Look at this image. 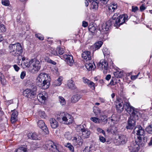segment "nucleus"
<instances>
[{"instance_id": "1", "label": "nucleus", "mask_w": 152, "mask_h": 152, "mask_svg": "<svg viewBox=\"0 0 152 152\" xmlns=\"http://www.w3.org/2000/svg\"><path fill=\"white\" fill-rule=\"evenodd\" d=\"M36 80L37 84L39 87L45 89L49 87L50 84L51 79L48 74L42 73L39 75Z\"/></svg>"}, {"instance_id": "2", "label": "nucleus", "mask_w": 152, "mask_h": 152, "mask_svg": "<svg viewBox=\"0 0 152 152\" xmlns=\"http://www.w3.org/2000/svg\"><path fill=\"white\" fill-rule=\"evenodd\" d=\"M8 48L10 53L14 56H18L19 60V56L22 54L23 52V48L21 44L19 43L10 44Z\"/></svg>"}, {"instance_id": "3", "label": "nucleus", "mask_w": 152, "mask_h": 152, "mask_svg": "<svg viewBox=\"0 0 152 152\" xmlns=\"http://www.w3.org/2000/svg\"><path fill=\"white\" fill-rule=\"evenodd\" d=\"M57 119L60 123L67 125L72 124L73 121L71 115L65 112L60 113L57 115Z\"/></svg>"}, {"instance_id": "4", "label": "nucleus", "mask_w": 152, "mask_h": 152, "mask_svg": "<svg viewBox=\"0 0 152 152\" xmlns=\"http://www.w3.org/2000/svg\"><path fill=\"white\" fill-rule=\"evenodd\" d=\"M144 145V143L142 142V137H138L136 142L132 143L128 148L130 152H138L140 149V145L143 146Z\"/></svg>"}, {"instance_id": "5", "label": "nucleus", "mask_w": 152, "mask_h": 152, "mask_svg": "<svg viewBox=\"0 0 152 152\" xmlns=\"http://www.w3.org/2000/svg\"><path fill=\"white\" fill-rule=\"evenodd\" d=\"M31 88L32 89L26 88L23 91V95L25 97L30 99L34 98L37 94V87L33 86Z\"/></svg>"}, {"instance_id": "6", "label": "nucleus", "mask_w": 152, "mask_h": 152, "mask_svg": "<svg viewBox=\"0 0 152 152\" xmlns=\"http://www.w3.org/2000/svg\"><path fill=\"white\" fill-rule=\"evenodd\" d=\"M45 146L47 149L54 152H59L60 148L61 147V146L59 144L51 141L47 142Z\"/></svg>"}, {"instance_id": "7", "label": "nucleus", "mask_w": 152, "mask_h": 152, "mask_svg": "<svg viewBox=\"0 0 152 152\" xmlns=\"http://www.w3.org/2000/svg\"><path fill=\"white\" fill-rule=\"evenodd\" d=\"M128 20V16L126 15H120L117 17L116 20H114L113 21L115 22L114 26L118 28Z\"/></svg>"}, {"instance_id": "8", "label": "nucleus", "mask_w": 152, "mask_h": 152, "mask_svg": "<svg viewBox=\"0 0 152 152\" xmlns=\"http://www.w3.org/2000/svg\"><path fill=\"white\" fill-rule=\"evenodd\" d=\"M78 129L80 130L82 132V136L83 138H89L91 134L90 130L86 128L83 125H80L77 127Z\"/></svg>"}, {"instance_id": "9", "label": "nucleus", "mask_w": 152, "mask_h": 152, "mask_svg": "<svg viewBox=\"0 0 152 152\" xmlns=\"http://www.w3.org/2000/svg\"><path fill=\"white\" fill-rule=\"evenodd\" d=\"M32 68L31 70V72L34 73L38 71L40 68V64L39 61L36 59H33L32 62Z\"/></svg>"}, {"instance_id": "10", "label": "nucleus", "mask_w": 152, "mask_h": 152, "mask_svg": "<svg viewBox=\"0 0 152 152\" xmlns=\"http://www.w3.org/2000/svg\"><path fill=\"white\" fill-rule=\"evenodd\" d=\"M136 124V120L133 119V117H130L128 121L126 128L128 129L131 130L134 128Z\"/></svg>"}, {"instance_id": "11", "label": "nucleus", "mask_w": 152, "mask_h": 152, "mask_svg": "<svg viewBox=\"0 0 152 152\" xmlns=\"http://www.w3.org/2000/svg\"><path fill=\"white\" fill-rule=\"evenodd\" d=\"M98 67L99 68L103 70L104 72H105V71L107 70L108 68V63L105 60H102L99 63Z\"/></svg>"}, {"instance_id": "12", "label": "nucleus", "mask_w": 152, "mask_h": 152, "mask_svg": "<svg viewBox=\"0 0 152 152\" xmlns=\"http://www.w3.org/2000/svg\"><path fill=\"white\" fill-rule=\"evenodd\" d=\"M61 57H63V58L65 59V61L68 65L70 66L73 65L74 62L73 57L72 56L65 54Z\"/></svg>"}, {"instance_id": "13", "label": "nucleus", "mask_w": 152, "mask_h": 152, "mask_svg": "<svg viewBox=\"0 0 152 152\" xmlns=\"http://www.w3.org/2000/svg\"><path fill=\"white\" fill-rule=\"evenodd\" d=\"M113 24L111 20H108L102 26L101 29L104 31H107L111 28L112 25Z\"/></svg>"}, {"instance_id": "14", "label": "nucleus", "mask_w": 152, "mask_h": 152, "mask_svg": "<svg viewBox=\"0 0 152 152\" xmlns=\"http://www.w3.org/2000/svg\"><path fill=\"white\" fill-rule=\"evenodd\" d=\"M37 125L38 126L45 132V134H47L49 133L48 129L43 120L39 121L37 122Z\"/></svg>"}, {"instance_id": "15", "label": "nucleus", "mask_w": 152, "mask_h": 152, "mask_svg": "<svg viewBox=\"0 0 152 152\" xmlns=\"http://www.w3.org/2000/svg\"><path fill=\"white\" fill-rule=\"evenodd\" d=\"M125 108V104L123 102L118 101L116 104V109L118 113H120L123 111Z\"/></svg>"}, {"instance_id": "16", "label": "nucleus", "mask_w": 152, "mask_h": 152, "mask_svg": "<svg viewBox=\"0 0 152 152\" xmlns=\"http://www.w3.org/2000/svg\"><path fill=\"white\" fill-rule=\"evenodd\" d=\"M134 132H136V134L137 135L141 136H143L144 134V130L142 127L140 125H137L134 128Z\"/></svg>"}, {"instance_id": "17", "label": "nucleus", "mask_w": 152, "mask_h": 152, "mask_svg": "<svg viewBox=\"0 0 152 152\" xmlns=\"http://www.w3.org/2000/svg\"><path fill=\"white\" fill-rule=\"evenodd\" d=\"M117 140L119 144L123 145L126 142L127 139L126 135L121 134L118 135Z\"/></svg>"}, {"instance_id": "18", "label": "nucleus", "mask_w": 152, "mask_h": 152, "mask_svg": "<svg viewBox=\"0 0 152 152\" xmlns=\"http://www.w3.org/2000/svg\"><path fill=\"white\" fill-rule=\"evenodd\" d=\"M119 117L115 114H113L111 117L108 118V121L112 122L114 124H117L119 121Z\"/></svg>"}, {"instance_id": "19", "label": "nucleus", "mask_w": 152, "mask_h": 152, "mask_svg": "<svg viewBox=\"0 0 152 152\" xmlns=\"http://www.w3.org/2000/svg\"><path fill=\"white\" fill-rule=\"evenodd\" d=\"M82 56L86 61L90 60L91 58L90 52L88 51L84 52L82 54Z\"/></svg>"}, {"instance_id": "20", "label": "nucleus", "mask_w": 152, "mask_h": 152, "mask_svg": "<svg viewBox=\"0 0 152 152\" xmlns=\"http://www.w3.org/2000/svg\"><path fill=\"white\" fill-rule=\"evenodd\" d=\"M37 98L39 102L44 103L46 100V93L45 92L39 93L38 95Z\"/></svg>"}, {"instance_id": "21", "label": "nucleus", "mask_w": 152, "mask_h": 152, "mask_svg": "<svg viewBox=\"0 0 152 152\" xmlns=\"http://www.w3.org/2000/svg\"><path fill=\"white\" fill-rule=\"evenodd\" d=\"M13 112L11 116V121L12 123H14L18 120V112L15 110H12Z\"/></svg>"}, {"instance_id": "22", "label": "nucleus", "mask_w": 152, "mask_h": 152, "mask_svg": "<svg viewBox=\"0 0 152 152\" xmlns=\"http://www.w3.org/2000/svg\"><path fill=\"white\" fill-rule=\"evenodd\" d=\"M125 109L130 114L134 111L133 107L130 105L129 103L128 102L125 103Z\"/></svg>"}, {"instance_id": "23", "label": "nucleus", "mask_w": 152, "mask_h": 152, "mask_svg": "<svg viewBox=\"0 0 152 152\" xmlns=\"http://www.w3.org/2000/svg\"><path fill=\"white\" fill-rule=\"evenodd\" d=\"M73 141H75L77 144L79 145H81L83 143V140L80 136L77 135L73 138Z\"/></svg>"}, {"instance_id": "24", "label": "nucleus", "mask_w": 152, "mask_h": 152, "mask_svg": "<svg viewBox=\"0 0 152 152\" xmlns=\"http://www.w3.org/2000/svg\"><path fill=\"white\" fill-rule=\"evenodd\" d=\"M99 124L102 125L105 124L108 121V119L106 118V116L104 115H101L99 118Z\"/></svg>"}, {"instance_id": "25", "label": "nucleus", "mask_w": 152, "mask_h": 152, "mask_svg": "<svg viewBox=\"0 0 152 152\" xmlns=\"http://www.w3.org/2000/svg\"><path fill=\"white\" fill-rule=\"evenodd\" d=\"M50 123L51 127L53 129H56L58 126V123L54 118H52L50 119Z\"/></svg>"}, {"instance_id": "26", "label": "nucleus", "mask_w": 152, "mask_h": 152, "mask_svg": "<svg viewBox=\"0 0 152 152\" xmlns=\"http://www.w3.org/2000/svg\"><path fill=\"white\" fill-rule=\"evenodd\" d=\"M67 86L69 89L74 90L77 88L75 83L72 80H69L68 81Z\"/></svg>"}, {"instance_id": "27", "label": "nucleus", "mask_w": 152, "mask_h": 152, "mask_svg": "<svg viewBox=\"0 0 152 152\" xmlns=\"http://www.w3.org/2000/svg\"><path fill=\"white\" fill-rule=\"evenodd\" d=\"M85 66L86 69L88 71L94 70L95 68V65L93 62L92 63H86Z\"/></svg>"}, {"instance_id": "28", "label": "nucleus", "mask_w": 152, "mask_h": 152, "mask_svg": "<svg viewBox=\"0 0 152 152\" xmlns=\"http://www.w3.org/2000/svg\"><path fill=\"white\" fill-rule=\"evenodd\" d=\"M81 97V96L78 94L73 95L72 97L71 102L72 103H75L77 102Z\"/></svg>"}, {"instance_id": "29", "label": "nucleus", "mask_w": 152, "mask_h": 152, "mask_svg": "<svg viewBox=\"0 0 152 152\" xmlns=\"http://www.w3.org/2000/svg\"><path fill=\"white\" fill-rule=\"evenodd\" d=\"M103 43V42L101 41L96 42L94 45L93 50L95 51L99 49L102 45Z\"/></svg>"}, {"instance_id": "30", "label": "nucleus", "mask_w": 152, "mask_h": 152, "mask_svg": "<svg viewBox=\"0 0 152 152\" xmlns=\"http://www.w3.org/2000/svg\"><path fill=\"white\" fill-rule=\"evenodd\" d=\"M117 7V4L113 3L110 4L108 7V10L111 12H114V10L116 9Z\"/></svg>"}, {"instance_id": "31", "label": "nucleus", "mask_w": 152, "mask_h": 152, "mask_svg": "<svg viewBox=\"0 0 152 152\" xmlns=\"http://www.w3.org/2000/svg\"><path fill=\"white\" fill-rule=\"evenodd\" d=\"M28 138L32 140H38V136L35 132L29 133L28 134Z\"/></svg>"}, {"instance_id": "32", "label": "nucleus", "mask_w": 152, "mask_h": 152, "mask_svg": "<svg viewBox=\"0 0 152 152\" xmlns=\"http://www.w3.org/2000/svg\"><path fill=\"white\" fill-rule=\"evenodd\" d=\"M117 129L116 126H112L110 128L107 129V131L108 133L111 132L112 134H114L117 132Z\"/></svg>"}, {"instance_id": "33", "label": "nucleus", "mask_w": 152, "mask_h": 152, "mask_svg": "<svg viewBox=\"0 0 152 152\" xmlns=\"http://www.w3.org/2000/svg\"><path fill=\"white\" fill-rule=\"evenodd\" d=\"M62 78L60 77L58 79L55 80L53 83V85L54 86H60L61 84V81L62 80Z\"/></svg>"}, {"instance_id": "34", "label": "nucleus", "mask_w": 152, "mask_h": 152, "mask_svg": "<svg viewBox=\"0 0 152 152\" xmlns=\"http://www.w3.org/2000/svg\"><path fill=\"white\" fill-rule=\"evenodd\" d=\"M139 113L136 111L134 110L131 114L130 117H133V119L135 120L138 119Z\"/></svg>"}, {"instance_id": "35", "label": "nucleus", "mask_w": 152, "mask_h": 152, "mask_svg": "<svg viewBox=\"0 0 152 152\" xmlns=\"http://www.w3.org/2000/svg\"><path fill=\"white\" fill-rule=\"evenodd\" d=\"M27 149L25 147H20L16 150L14 152H26L27 151Z\"/></svg>"}, {"instance_id": "36", "label": "nucleus", "mask_w": 152, "mask_h": 152, "mask_svg": "<svg viewBox=\"0 0 152 152\" xmlns=\"http://www.w3.org/2000/svg\"><path fill=\"white\" fill-rule=\"evenodd\" d=\"M98 3L95 1H92L91 7L93 9L96 10L98 8Z\"/></svg>"}, {"instance_id": "37", "label": "nucleus", "mask_w": 152, "mask_h": 152, "mask_svg": "<svg viewBox=\"0 0 152 152\" xmlns=\"http://www.w3.org/2000/svg\"><path fill=\"white\" fill-rule=\"evenodd\" d=\"M64 136L65 138L68 140H70L72 138L71 134L69 132H65Z\"/></svg>"}, {"instance_id": "38", "label": "nucleus", "mask_w": 152, "mask_h": 152, "mask_svg": "<svg viewBox=\"0 0 152 152\" xmlns=\"http://www.w3.org/2000/svg\"><path fill=\"white\" fill-rule=\"evenodd\" d=\"M146 132L149 134H152V125H149L146 128Z\"/></svg>"}, {"instance_id": "39", "label": "nucleus", "mask_w": 152, "mask_h": 152, "mask_svg": "<svg viewBox=\"0 0 152 152\" xmlns=\"http://www.w3.org/2000/svg\"><path fill=\"white\" fill-rule=\"evenodd\" d=\"M59 101L62 105H64L66 104V101L64 99L62 96H59L58 97Z\"/></svg>"}, {"instance_id": "40", "label": "nucleus", "mask_w": 152, "mask_h": 152, "mask_svg": "<svg viewBox=\"0 0 152 152\" xmlns=\"http://www.w3.org/2000/svg\"><path fill=\"white\" fill-rule=\"evenodd\" d=\"M38 115L42 118H45L47 117L45 112L42 111H40L38 112Z\"/></svg>"}, {"instance_id": "41", "label": "nucleus", "mask_w": 152, "mask_h": 152, "mask_svg": "<svg viewBox=\"0 0 152 152\" xmlns=\"http://www.w3.org/2000/svg\"><path fill=\"white\" fill-rule=\"evenodd\" d=\"M46 61L48 63L54 65H55L56 64V63L54 61L51 60L50 58L48 57H46L45 58Z\"/></svg>"}, {"instance_id": "42", "label": "nucleus", "mask_w": 152, "mask_h": 152, "mask_svg": "<svg viewBox=\"0 0 152 152\" xmlns=\"http://www.w3.org/2000/svg\"><path fill=\"white\" fill-rule=\"evenodd\" d=\"M6 30L5 26L3 24H0V32L3 33Z\"/></svg>"}, {"instance_id": "43", "label": "nucleus", "mask_w": 152, "mask_h": 152, "mask_svg": "<svg viewBox=\"0 0 152 152\" xmlns=\"http://www.w3.org/2000/svg\"><path fill=\"white\" fill-rule=\"evenodd\" d=\"M67 147L69 150L72 152L74 151V148L70 143H68L66 146Z\"/></svg>"}, {"instance_id": "44", "label": "nucleus", "mask_w": 152, "mask_h": 152, "mask_svg": "<svg viewBox=\"0 0 152 152\" xmlns=\"http://www.w3.org/2000/svg\"><path fill=\"white\" fill-rule=\"evenodd\" d=\"M2 4L5 6H8L10 4V1L9 0H1Z\"/></svg>"}, {"instance_id": "45", "label": "nucleus", "mask_w": 152, "mask_h": 152, "mask_svg": "<svg viewBox=\"0 0 152 152\" xmlns=\"http://www.w3.org/2000/svg\"><path fill=\"white\" fill-rule=\"evenodd\" d=\"M119 14V13H115L113 16L112 18L110 20H111V21L113 23V25H114L115 22H114L113 21L114 20H116V18H117V17L118 16Z\"/></svg>"}, {"instance_id": "46", "label": "nucleus", "mask_w": 152, "mask_h": 152, "mask_svg": "<svg viewBox=\"0 0 152 152\" xmlns=\"http://www.w3.org/2000/svg\"><path fill=\"white\" fill-rule=\"evenodd\" d=\"M92 147L91 145H90L89 146H87L85 147L84 149L83 152H91V149Z\"/></svg>"}, {"instance_id": "47", "label": "nucleus", "mask_w": 152, "mask_h": 152, "mask_svg": "<svg viewBox=\"0 0 152 152\" xmlns=\"http://www.w3.org/2000/svg\"><path fill=\"white\" fill-rule=\"evenodd\" d=\"M90 119L91 121L96 123L99 124V118L96 117H92Z\"/></svg>"}, {"instance_id": "48", "label": "nucleus", "mask_w": 152, "mask_h": 152, "mask_svg": "<svg viewBox=\"0 0 152 152\" xmlns=\"http://www.w3.org/2000/svg\"><path fill=\"white\" fill-rule=\"evenodd\" d=\"M35 36L39 40H43L44 39V37L43 36L40 34H35Z\"/></svg>"}, {"instance_id": "49", "label": "nucleus", "mask_w": 152, "mask_h": 152, "mask_svg": "<svg viewBox=\"0 0 152 152\" xmlns=\"http://www.w3.org/2000/svg\"><path fill=\"white\" fill-rule=\"evenodd\" d=\"M58 53L59 55H62L64 53V51L63 48H58Z\"/></svg>"}, {"instance_id": "50", "label": "nucleus", "mask_w": 152, "mask_h": 152, "mask_svg": "<svg viewBox=\"0 0 152 152\" xmlns=\"http://www.w3.org/2000/svg\"><path fill=\"white\" fill-rule=\"evenodd\" d=\"M96 109H94V112L95 115H98L100 112V110L97 107H96Z\"/></svg>"}, {"instance_id": "51", "label": "nucleus", "mask_w": 152, "mask_h": 152, "mask_svg": "<svg viewBox=\"0 0 152 152\" xmlns=\"http://www.w3.org/2000/svg\"><path fill=\"white\" fill-rule=\"evenodd\" d=\"M83 82L84 83H86L87 85H88L89 83L91 81L90 80H88V79L86 78L85 77H83Z\"/></svg>"}, {"instance_id": "52", "label": "nucleus", "mask_w": 152, "mask_h": 152, "mask_svg": "<svg viewBox=\"0 0 152 152\" xmlns=\"http://www.w3.org/2000/svg\"><path fill=\"white\" fill-rule=\"evenodd\" d=\"M88 85L90 87L93 89L95 88L94 83L93 82L91 81Z\"/></svg>"}, {"instance_id": "53", "label": "nucleus", "mask_w": 152, "mask_h": 152, "mask_svg": "<svg viewBox=\"0 0 152 152\" xmlns=\"http://www.w3.org/2000/svg\"><path fill=\"white\" fill-rule=\"evenodd\" d=\"M99 139L100 140V141L102 142H106L105 139L103 136H99Z\"/></svg>"}, {"instance_id": "54", "label": "nucleus", "mask_w": 152, "mask_h": 152, "mask_svg": "<svg viewBox=\"0 0 152 152\" xmlns=\"http://www.w3.org/2000/svg\"><path fill=\"white\" fill-rule=\"evenodd\" d=\"M26 72L25 71L22 72L20 76V78L21 79H23L26 76Z\"/></svg>"}, {"instance_id": "55", "label": "nucleus", "mask_w": 152, "mask_h": 152, "mask_svg": "<svg viewBox=\"0 0 152 152\" xmlns=\"http://www.w3.org/2000/svg\"><path fill=\"white\" fill-rule=\"evenodd\" d=\"M138 10L137 7H134V6L132 7V11L133 12H135Z\"/></svg>"}, {"instance_id": "56", "label": "nucleus", "mask_w": 152, "mask_h": 152, "mask_svg": "<svg viewBox=\"0 0 152 152\" xmlns=\"http://www.w3.org/2000/svg\"><path fill=\"white\" fill-rule=\"evenodd\" d=\"M89 29L90 31H91L92 33H94L96 30L94 26H92V27L90 28Z\"/></svg>"}, {"instance_id": "57", "label": "nucleus", "mask_w": 152, "mask_h": 152, "mask_svg": "<svg viewBox=\"0 0 152 152\" xmlns=\"http://www.w3.org/2000/svg\"><path fill=\"white\" fill-rule=\"evenodd\" d=\"M23 64H24L26 67H28L29 66H30V63L28 62H24Z\"/></svg>"}, {"instance_id": "58", "label": "nucleus", "mask_w": 152, "mask_h": 152, "mask_svg": "<svg viewBox=\"0 0 152 152\" xmlns=\"http://www.w3.org/2000/svg\"><path fill=\"white\" fill-rule=\"evenodd\" d=\"M88 25V24L87 22L85 21H83L82 23V26L84 27H86Z\"/></svg>"}, {"instance_id": "59", "label": "nucleus", "mask_w": 152, "mask_h": 152, "mask_svg": "<svg viewBox=\"0 0 152 152\" xmlns=\"http://www.w3.org/2000/svg\"><path fill=\"white\" fill-rule=\"evenodd\" d=\"M13 67L15 70L16 71H18L20 69L19 67L15 64L13 65Z\"/></svg>"}, {"instance_id": "60", "label": "nucleus", "mask_w": 152, "mask_h": 152, "mask_svg": "<svg viewBox=\"0 0 152 152\" xmlns=\"http://www.w3.org/2000/svg\"><path fill=\"white\" fill-rule=\"evenodd\" d=\"M145 9V5L144 4H142L140 7V10L141 11H142L144 10Z\"/></svg>"}, {"instance_id": "61", "label": "nucleus", "mask_w": 152, "mask_h": 152, "mask_svg": "<svg viewBox=\"0 0 152 152\" xmlns=\"http://www.w3.org/2000/svg\"><path fill=\"white\" fill-rule=\"evenodd\" d=\"M139 74V73L137 75L131 76V79L132 80H134L137 77L138 74Z\"/></svg>"}, {"instance_id": "62", "label": "nucleus", "mask_w": 152, "mask_h": 152, "mask_svg": "<svg viewBox=\"0 0 152 152\" xmlns=\"http://www.w3.org/2000/svg\"><path fill=\"white\" fill-rule=\"evenodd\" d=\"M139 137H140V136H139ZM140 137H142V139L143 138V140H144V142H147V141L148 140V137H147L145 136V137H143V136H142V137L140 136Z\"/></svg>"}, {"instance_id": "63", "label": "nucleus", "mask_w": 152, "mask_h": 152, "mask_svg": "<svg viewBox=\"0 0 152 152\" xmlns=\"http://www.w3.org/2000/svg\"><path fill=\"white\" fill-rule=\"evenodd\" d=\"M111 75H108L105 77V79L107 80H109L111 78Z\"/></svg>"}, {"instance_id": "64", "label": "nucleus", "mask_w": 152, "mask_h": 152, "mask_svg": "<svg viewBox=\"0 0 152 152\" xmlns=\"http://www.w3.org/2000/svg\"><path fill=\"white\" fill-rule=\"evenodd\" d=\"M51 53L53 54L54 55L56 56L58 55L57 52L56 50L52 51Z\"/></svg>"}]
</instances>
